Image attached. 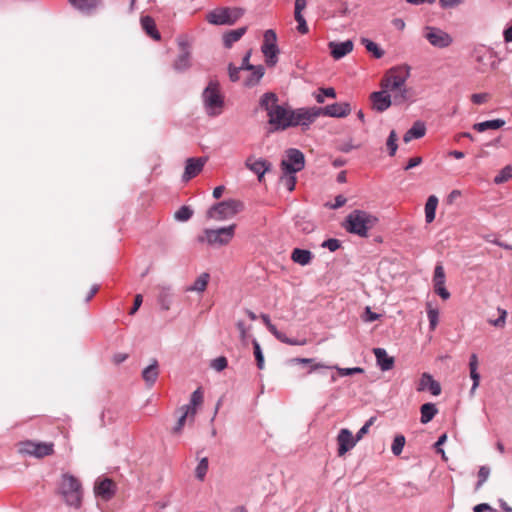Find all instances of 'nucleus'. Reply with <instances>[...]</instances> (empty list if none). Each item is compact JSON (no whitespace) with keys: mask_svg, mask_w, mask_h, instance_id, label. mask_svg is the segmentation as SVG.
Returning a JSON list of instances; mask_svg holds the SVG:
<instances>
[{"mask_svg":"<svg viewBox=\"0 0 512 512\" xmlns=\"http://www.w3.org/2000/svg\"><path fill=\"white\" fill-rule=\"evenodd\" d=\"M410 77V66L404 64L390 68L383 76L380 86L393 94L395 105H401L410 100L406 82Z\"/></svg>","mask_w":512,"mask_h":512,"instance_id":"1","label":"nucleus"},{"mask_svg":"<svg viewBox=\"0 0 512 512\" xmlns=\"http://www.w3.org/2000/svg\"><path fill=\"white\" fill-rule=\"evenodd\" d=\"M259 105L267 112L270 132L284 131L291 127V110L278 104V97L273 92L264 93Z\"/></svg>","mask_w":512,"mask_h":512,"instance_id":"2","label":"nucleus"},{"mask_svg":"<svg viewBox=\"0 0 512 512\" xmlns=\"http://www.w3.org/2000/svg\"><path fill=\"white\" fill-rule=\"evenodd\" d=\"M378 222V218L364 210H353L345 219L344 228L351 234L367 237L368 231Z\"/></svg>","mask_w":512,"mask_h":512,"instance_id":"3","label":"nucleus"},{"mask_svg":"<svg viewBox=\"0 0 512 512\" xmlns=\"http://www.w3.org/2000/svg\"><path fill=\"white\" fill-rule=\"evenodd\" d=\"M202 102L205 112L210 117L219 116L224 107V98L220 92L218 81L211 80L202 92Z\"/></svg>","mask_w":512,"mask_h":512,"instance_id":"4","label":"nucleus"},{"mask_svg":"<svg viewBox=\"0 0 512 512\" xmlns=\"http://www.w3.org/2000/svg\"><path fill=\"white\" fill-rule=\"evenodd\" d=\"M237 225L231 224L216 229L206 228L198 236V242L207 243L211 247L219 248L228 245L235 236Z\"/></svg>","mask_w":512,"mask_h":512,"instance_id":"5","label":"nucleus"},{"mask_svg":"<svg viewBox=\"0 0 512 512\" xmlns=\"http://www.w3.org/2000/svg\"><path fill=\"white\" fill-rule=\"evenodd\" d=\"M244 210V203L236 199H228L212 205L206 213L208 219L226 221Z\"/></svg>","mask_w":512,"mask_h":512,"instance_id":"6","label":"nucleus"},{"mask_svg":"<svg viewBox=\"0 0 512 512\" xmlns=\"http://www.w3.org/2000/svg\"><path fill=\"white\" fill-rule=\"evenodd\" d=\"M60 493L67 505L79 508L82 502V486L80 481L71 474H63Z\"/></svg>","mask_w":512,"mask_h":512,"instance_id":"7","label":"nucleus"},{"mask_svg":"<svg viewBox=\"0 0 512 512\" xmlns=\"http://www.w3.org/2000/svg\"><path fill=\"white\" fill-rule=\"evenodd\" d=\"M244 9L239 7H220L210 11L206 20L212 25H233L243 15Z\"/></svg>","mask_w":512,"mask_h":512,"instance_id":"8","label":"nucleus"},{"mask_svg":"<svg viewBox=\"0 0 512 512\" xmlns=\"http://www.w3.org/2000/svg\"><path fill=\"white\" fill-rule=\"evenodd\" d=\"M472 59L476 63L475 69L484 73L496 67V53L489 47L479 44L473 48Z\"/></svg>","mask_w":512,"mask_h":512,"instance_id":"9","label":"nucleus"},{"mask_svg":"<svg viewBox=\"0 0 512 512\" xmlns=\"http://www.w3.org/2000/svg\"><path fill=\"white\" fill-rule=\"evenodd\" d=\"M422 36L431 46L438 49L448 48L453 43L452 36L436 26H425L422 29Z\"/></svg>","mask_w":512,"mask_h":512,"instance_id":"10","label":"nucleus"},{"mask_svg":"<svg viewBox=\"0 0 512 512\" xmlns=\"http://www.w3.org/2000/svg\"><path fill=\"white\" fill-rule=\"evenodd\" d=\"M319 117L318 107H302L291 110V127L308 128Z\"/></svg>","mask_w":512,"mask_h":512,"instance_id":"11","label":"nucleus"},{"mask_svg":"<svg viewBox=\"0 0 512 512\" xmlns=\"http://www.w3.org/2000/svg\"><path fill=\"white\" fill-rule=\"evenodd\" d=\"M261 51L266 58L268 66H275L278 58L279 49L277 47V35L274 30L268 29L264 32V41L261 46Z\"/></svg>","mask_w":512,"mask_h":512,"instance_id":"12","label":"nucleus"},{"mask_svg":"<svg viewBox=\"0 0 512 512\" xmlns=\"http://www.w3.org/2000/svg\"><path fill=\"white\" fill-rule=\"evenodd\" d=\"M305 166L304 154L295 148L287 150V157L281 162L282 170L285 174H295L301 171Z\"/></svg>","mask_w":512,"mask_h":512,"instance_id":"13","label":"nucleus"},{"mask_svg":"<svg viewBox=\"0 0 512 512\" xmlns=\"http://www.w3.org/2000/svg\"><path fill=\"white\" fill-rule=\"evenodd\" d=\"M54 445L52 443L46 442H34V441H25L20 444L19 451L22 454H27L30 456H34L37 458H42L45 456H49L53 453Z\"/></svg>","mask_w":512,"mask_h":512,"instance_id":"14","label":"nucleus"},{"mask_svg":"<svg viewBox=\"0 0 512 512\" xmlns=\"http://www.w3.org/2000/svg\"><path fill=\"white\" fill-rule=\"evenodd\" d=\"M387 89L375 91L370 94V101L372 109L376 112L382 113L386 111L393 102V94Z\"/></svg>","mask_w":512,"mask_h":512,"instance_id":"15","label":"nucleus"},{"mask_svg":"<svg viewBox=\"0 0 512 512\" xmlns=\"http://www.w3.org/2000/svg\"><path fill=\"white\" fill-rule=\"evenodd\" d=\"M178 45L181 49V53L173 62V69L178 73H182L191 67V51L188 42L184 39H179Z\"/></svg>","mask_w":512,"mask_h":512,"instance_id":"16","label":"nucleus"},{"mask_svg":"<svg viewBox=\"0 0 512 512\" xmlns=\"http://www.w3.org/2000/svg\"><path fill=\"white\" fill-rule=\"evenodd\" d=\"M350 105L348 103H333L325 107H318L319 117L328 116L342 118L350 114Z\"/></svg>","mask_w":512,"mask_h":512,"instance_id":"17","label":"nucleus"},{"mask_svg":"<svg viewBox=\"0 0 512 512\" xmlns=\"http://www.w3.org/2000/svg\"><path fill=\"white\" fill-rule=\"evenodd\" d=\"M337 443L338 455L343 456L356 445L357 439H355L349 429L343 428L338 433Z\"/></svg>","mask_w":512,"mask_h":512,"instance_id":"18","label":"nucleus"},{"mask_svg":"<svg viewBox=\"0 0 512 512\" xmlns=\"http://www.w3.org/2000/svg\"><path fill=\"white\" fill-rule=\"evenodd\" d=\"M94 492L96 496L101 497L103 500H110L116 492L115 483L109 478L98 480L95 483Z\"/></svg>","mask_w":512,"mask_h":512,"instance_id":"19","label":"nucleus"},{"mask_svg":"<svg viewBox=\"0 0 512 512\" xmlns=\"http://www.w3.org/2000/svg\"><path fill=\"white\" fill-rule=\"evenodd\" d=\"M206 159L204 158H189L186 161L185 171L183 173V180L188 181L197 176L203 169Z\"/></svg>","mask_w":512,"mask_h":512,"instance_id":"20","label":"nucleus"},{"mask_svg":"<svg viewBox=\"0 0 512 512\" xmlns=\"http://www.w3.org/2000/svg\"><path fill=\"white\" fill-rule=\"evenodd\" d=\"M428 390L433 396H438L441 393L440 383L432 377L429 373H423L419 380L417 391Z\"/></svg>","mask_w":512,"mask_h":512,"instance_id":"21","label":"nucleus"},{"mask_svg":"<svg viewBox=\"0 0 512 512\" xmlns=\"http://www.w3.org/2000/svg\"><path fill=\"white\" fill-rule=\"evenodd\" d=\"M329 48L334 59L339 60L353 50V42L346 40L343 42H330Z\"/></svg>","mask_w":512,"mask_h":512,"instance_id":"22","label":"nucleus"},{"mask_svg":"<svg viewBox=\"0 0 512 512\" xmlns=\"http://www.w3.org/2000/svg\"><path fill=\"white\" fill-rule=\"evenodd\" d=\"M68 2L78 11L84 14H91L94 10L102 6L101 0H68Z\"/></svg>","mask_w":512,"mask_h":512,"instance_id":"23","label":"nucleus"},{"mask_svg":"<svg viewBox=\"0 0 512 512\" xmlns=\"http://www.w3.org/2000/svg\"><path fill=\"white\" fill-rule=\"evenodd\" d=\"M376 362L382 371H389L394 366V358L389 356L384 348H374Z\"/></svg>","mask_w":512,"mask_h":512,"instance_id":"24","label":"nucleus"},{"mask_svg":"<svg viewBox=\"0 0 512 512\" xmlns=\"http://www.w3.org/2000/svg\"><path fill=\"white\" fill-rule=\"evenodd\" d=\"M158 375V361L156 359H153L151 364L143 369L142 378L145 381L146 385L150 388L156 383Z\"/></svg>","mask_w":512,"mask_h":512,"instance_id":"25","label":"nucleus"},{"mask_svg":"<svg viewBox=\"0 0 512 512\" xmlns=\"http://www.w3.org/2000/svg\"><path fill=\"white\" fill-rule=\"evenodd\" d=\"M245 166L254 174H265L270 169V163L265 159L248 157Z\"/></svg>","mask_w":512,"mask_h":512,"instance_id":"26","label":"nucleus"},{"mask_svg":"<svg viewBox=\"0 0 512 512\" xmlns=\"http://www.w3.org/2000/svg\"><path fill=\"white\" fill-rule=\"evenodd\" d=\"M426 133V126L422 121H416L403 136V141L409 143L413 139L422 138Z\"/></svg>","mask_w":512,"mask_h":512,"instance_id":"27","label":"nucleus"},{"mask_svg":"<svg viewBox=\"0 0 512 512\" xmlns=\"http://www.w3.org/2000/svg\"><path fill=\"white\" fill-rule=\"evenodd\" d=\"M246 31L247 27H240L225 32L222 36L224 47L231 48L235 42L239 41L243 37Z\"/></svg>","mask_w":512,"mask_h":512,"instance_id":"28","label":"nucleus"},{"mask_svg":"<svg viewBox=\"0 0 512 512\" xmlns=\"http://www.w3.org/2000/svg\"><path fill=\"white\" fill-rule=\"evenodd\" d=\"M203 402V392L201 388H197L190 397L189 404L181 406L183 409H186L191 413V421L194 420L196 415L197 407L201 405Z\"/></svg>","mask_w":512,"mask_h":512,"instance_id":"29","label":"nucleus"},{"mask_svg":"<svg viewBox=\"0 0 512 512\" xmlns=\"http://www.w3.org/2000/svg\"><path fill=\"white\" fill-rule=\"evenodd\" d=\"M313 254L310 250L295 248L291 253V260L301 266H306L311 263Z\"/></svg>","mask_w":512,"mask_h":512,"instance_id":"30","label":"nucleus"},{"mask_svg":"<svg viewBox=\"0 0 512 512\" xmlns=\"http://www.w3.org/2000/svg\"><path fill=\"white\" fill-rule=\"evenodd\" d=\"M142 29L154 40H160L161 35L156 28L155 21L152 17L146 15L141 17Z\"/></svg>","mask_w":512,"mask_h":512,"instance_id":"31","label":"nucleus"},{"mask_svg":"<svg viewBox=\"0 0 512 512\" xmlns=\"http://www.w3.org/2000/svg\"><path fill=\"white\" fill-rule=\"evenodd\" d=\"M420 421L422 424L429 423L438 413V409L434 403H425L420 408Z\"/></svg>","mask_w":512,"mask_h":512,"instance_id":"32","label":"nucleus"},{"mask_svg":"<svg viewBox=\"0 0 512 512\" xmlns=\"http://www.w3.org/2000/svg\"><path fill=\"white\" fill-rule=\"evenodd\" d=\"M249 71H251V75L244 81V86L253 87L262 79L265 69L262 65H255L254 68Z\"/></svg>","mask_w":512,"mask_h":512,"instance_id":"33","label":"nucleus"},{"mask_svg":"<svg viewBox=\"0 0 512 512\" xmlns=\"http://www.w3.org/2000/svg\"><path fill=\"white\" fill-rule=\"evenodd\" d=\"M437 205L438 198L435 195L429 196L425 204V220L427 223L434 221Z\"/></svg>","mask_w":512,"mask_h":512,"instance_id":"34","label":"nucleus"},{"mask_svg":"<svg viewBox=\"0 0 512 512\" xmlns=\"http://www.w3.org/2000/svg\"><path fill=\"white\" fill-rule=\"evenodd\" d=\"M505 121L502 119H493L487 120L480 123L474 124L473 128L478 132H484L486 130L492 129L496 130L504 126Z\"/></svg>","mask_w":512,"mask_h":512,"instance_id":"35","label":"nucleus"},{"mask_svg":"<svg viewBox=\"0 0 512 512\" xmlns=\"http://www.w3.org/2000/svg\"><path fill=\"white\" fill-rule=\"evenodd\" d=\"M291 363H298V364H309L310 369L308 373H312L313 371L320 370V369H333L332 366L325 365L323 363H314L313 358H293L290 360Z\"/></svg>","mask_w":512,"mask_h":512,"instance_id":"36","label":"nucleus"},{"mask_svg":"<svg viewBox=\"0 0 512 512\" xmlns=\"http://www.w3.org/2000/svg\"><path fill=\"white\" fill-rule=\"evenodd\" d=\"M210 275L208 273H202L191 285L187 288V291L204 292L206 290Z\"/></svg>","mask_w":512,"mask_h":512,"instance_id":"37","label":"nucleus"},{"mask_svg":"<svg viewBox=\"0 0 512 512\" xmlns=\"http://www.w3.org/2000/svg\"><path fill=\"white\" fill-rule=\"evenodd\" d=\"M362 45L366 48V50L373 54V56L377 59H380L384 55V51L372 40L367 38L361 39Z\"/></svg>","mask_w":512,"mask_h":512,"instance_id":"38","label":"nucleus"},{"mask_svg":"<svg viewBox=\"0 0 512 512\" xmlns=\"http://www.w3.org/2000/svg\"><path fill=\"white\" fill-rule=\"evenodd\" d=\"M178 411L180 412V416L177 420L176 425L173 427V433H175V434L181 433L186 420L188 418L191 419V413L189 411H187L186 409H183L182 407H180Z\"/></svg>","mask_w":512,"mask_h":512,"instance_id":"39","label":"nucleus"},{"mask_svg":"<svg viewBox=\"0 0 512 512\" xmlns=\"http://www.w3.org/2000/svg\"><path fill=\"white\" fill-rule=\"evenodd\" d=\"M427 317L430 330H434L439 322V311L437 308H433L430 303L427 304Z\"/></svg>","mask_w":512,"mask_h":512,"instance_id":"40","label":"nucleus"},{"mask_svg":"<svg viewBox=\"0 0 512 512\" xmlns=\"http://www.w3.org/2000/svg\"><path fill=\"white\" fill-rule=\"evenodd\" d=\"M397 140L398 137L396 131L391 130L386 141V146L390 156H394L396 154V151L398 149Z\"/></svg>","mask_w":512,"mask_h":512,"instance_id":"41","label":"nucleus"},{"mask_svg":"<svg viewBox=\"0 0 512 512\" xmlns=\"http://www.w3.org/2000/svg\"><path fill=\"white\" fill-rule=\"evenodd\" d=\"M193 215V210L189 206L180 207L174 214V218L177 221L185 222L188 221Z\"/></svg>","mask_w":512,"mask_h":512,"instance_id":"42","label":"nucleus"},{"mask_svg":"<svg viewBox=\"0 0 512 512\" xmlns=\"http://www.w3.org/2000/svg\"><path fill=\"white\" fill-rule=\"evenodd\" d=\"M208 471V459L202 458L195 469V476L198 480L203 481Z\"/></svg>","mask_w":512,"mask_h":512,"instance_id":"43","label":"nucleus"},{"mask_svg":"<svg viewBox=\"0 0 512 512\" xmlns=\"http://www.w3.org/2000/svg\"><path fill=\"white\" fill-rule=\"evenodd\" d=\"M512 178V165H506L494 178L495 184H502Z\"/></svg>","mask_w":512,"mask_h":512,"instance_id":"44","label":"nucleus"},{"mask_svg":"<svg viewBox=\"0 0 512 512\" xmlns=\"http://www.w3.org/2000/svg\"><path fill=\"white\" fill-rule=\"evenodd\" d=\"M405 441H406L405 437L401 434L396 435L394 437V440H393V443L391 446V451L395 456H399L402 453L404 445H405Z\"/></svg>","mask_w":512,"mask_h":512,"instance_id":"45","label":"nucleus"},{"mask_svg":"<svg viewBox=\"0 0 512 512\" xmlns=\"http://www.w3.org/2000/svg\"><path fill=\"white\" fill-rule=\"evenodd\" d=\"M254 348V356L256 359L257 367L261 370L264 368V356L259 342L256 339L252 340Z\"/></svg>","mask_w":512,"mask_h":512,"instance_id":"46","label":"nucleus"},{"mask_svg":"<svg viewBox=\"0 0 512 512\" xmlns=\"http://www.w3.org/2000/svg\"><path fill=\"white\" fill-rule=\"evenodd\" d=\"M325 97L335 98L336 92L332 87L320 88L318 93L315 96V99L318 103H323L325 101Z\"/></svg>","mask_w":512,"mask_h":512,"instance_id":"47","label":"nucleus"},{"mask_svg":"<svg viewBox=\"0 0 512 512\" xmlns=\"http://www.w3.org/2000/svg\"><path fill=\"white\" fill-rule=\"evenodd\" d=\"M490 475V468L488 466H481L478 471V481L475 485V491H478L482 485L487 481Z\"/></svg>","mask_w":512,"mask_h":512,"instance_id":"48","label":"nucleus"},{"mask_svg":"<svg viewBox=\"0 0 512 512\" xmlns=\"http://www.w3.org/2000/svg\"><path fill=\"white\" fill-rule=\"evenodd\" d=\"M446 277L444 268L441 264H437L434 269V275H433V284H445Z\"/></svg>","mask_w":512,"mask_h":512,"instance_id":"49","label":"nucleus"},{"mask_svg":"<svg viewBox=\"0 0 512 512\" xmlns=\"http://www.w3.org/2000/svg\"><path fill=\"white\" fill-rule=\"evenodd\" d=\"M335 368L340 376H350L354 374H361L364 372V369L361 367H352V368H340L338 366H332Z\"/></svg>","mask_w":512,"mask_h":512,"instance_id":"50","label":"nucleus"},{"mask_svg":"<svg viewBox=\"0 0 512 512\" xmlns=\"http://www.w3.org/2000/svg\"><path fill=\"white\" fill-rule=\"evenodd\" d=\"M281 182L287 188L288 191H293L296 184V177L294 174H285L281 177Z\"/></svg>","mask_w":512,"mask_h":512,"instance_id":"51","label":"nucleus"},{"mask_svg":"<svg viewBox=\"0 0 512 512\" xmlns=\"http://www.w3.org/2000/svg\"><path fill=\"white\" fill-rule=\"evenodd\" d=\"M227 365L228 361L224 356L217 357L211 361V367L218 372L224 370Z\"/></svg>","mask_w":512,"mask_h":512,"instance_id":"52","label":"nucleus"},{"mask_svg":"<svg viewBox=\"0 0 512 512\" xmlns=\"http://www.w3.org/2000/svg\"><path fill=\"white\" fill-rule=\"evenodd\" d=\"M295 20L297 22V30L301 34L308 33V25L306 23V20L302 14H294Z\"/></svg>","mask_w":512,"mask_h":512,"instance_id":"53","label":"nucleus"},{"mask_svg":"<svg viewBox=\"0 0 512 512\" xmlns=\"http://www.w3.org/2000/svg\"><path fill=\"white\" fill-rule=\"evenodd\" d=\"M321 246L323 248H327L329 251L331 252H334L336 251L337 249L340 248L341 246V242L338 240V239H335V238H329L327 240H325Z\"/></svg>","mask_w":512,"mask_h":512,"instance_id":"54","label":"nucleus"},{"mask_svg":"<svg viewBox=\"0 0 512 512\" xmlns=\"http://www.w3.org/2000/svg\"><path fill=\"white\" fill-rule=\"evenodd\" d=\"M464 2V0H439V6L444 9H453L458 7Z\"/></svg>","mask_w":512,"mask_h":512,"instance_id":"55","label":"nucleus"},{"mask_svg":"<svg viewBox=\"0 0 512 512\" xmlns=\"http://www.w3.org/2000/svg\"><path fill=\"white\" fill-rule=\"evenodd\" d=\"M478 357L475 353L471 354L469 359V370H470V377L476 376L478 374Z\"/></svg>","mask_w":512,"mask_h":512,"instance_id":"56","label":"nucleus"},{"mask_svg":"<svg viewBox=\"0 0 512 512\" xmlns=\"http://www.w3.org/2000/svg\"><path fill=\"white\" fill-rule=\"evenodd\" d=\"M374 417H371L356 433L355 439H357V442L360 441L365 434L368 433L370 426L374 422Z\"/></svg>","mask_w":512,"mask_h":512,"instance_id":"57","label":"nucleus"},{"mask_svg":"<svg viewBox=\"0 0 512 512\" xmlns=\"http://www.w3.org/2000/svg\"><path fill=\"white\" fill-rule=\"evenodd\" d=\"M379 317H380V314L373 312L369 306H367L365 308V311L363 314V320L365 322H368V323L374 322V321L378 320Z\"/></svg>","mask_w":512,"mask_h":512,"instance_id":"58","label":"nucleus"},{"mask_svg":"<svg viewBox=\"0 0 512 512\" xmlns=\"http://www.w3.org/2000/svg\"><path fill=\"white\" fill-rule=\"evenodd\" d=\"M236 327L240 333V339L242 342H246L247 341V338H248V331H249V327H247L245 325V323L241 320H239L237 323H236Z\"/></svg>","mask_w":512,"mask_h":512,"instance_id":"59","label":"nucleus"},{"mask_svg":"<svg viewBox=\"0 0 512 512\" xmlns=\"http://www.w3.org/2000/svg\"><path fill=\"white\" fill-rule=\"evenodd\" d=\"M434 291L443 300H447L450 298V292L446 289L445 284L434 285Z\"/></svg>","mask_w":512,"mask_h":512,"instance_id":"60","label":"nucleus"},{"mask_svg":"<svg viewBox=\"0 0 512 512\" xmlns=\"http://www.w3.org/2000/svg\"><path fill=\"white\" fill-rule=\"evenodd\" d=\"M241 70L242 69L240 67H236L232 63L228 65L229 78L232 82H237L239 80V73Z\"/></svg>","mask_w":512,"mask_h":512,"instance_id":"61","label":"nucleus"},{"mask_svg":"<svg viewBox=\"0 0 512 512\" xmlns=\"http://www.w3.org/2000/svg\"><path fill=\"white\" fill-rule=\"evenodd\" d=\"M489 95L487 93H475L471 96V101L474 104L480 105L487 101Z\"/></svg>","mask_w":512,"mask_h":512,"instance_id":"62","label":"nucleus"},{"mask_svg":"<svg viewBox=\"0 0 512 512\" xmlns=\"http://www.w3.org/2000/svg\"><path fill=\"white\" fill-rule=\"evenodd\" d=\"M251 50H249L243 57L242 63L239 66L242 70H250L254 68L255 65L250 64Z\"/></svg>","mask_w":512,"mask_h":512,"instance_id":"63","label":"nucleus"},{"mask_svg":"<svg viewBox=\"0 0 512 512\" xmlns=\"http://www.w3.org/2000/svg\"><path fill=\"white\" fill-rule=\"evenodd\" d=\"M499 312H500V315L497 319L490 320V323L495 327H502L505 323V318H506L507 312L505 310H500V309H499Z\"/></svg>","mask_w":512,"mask_h":512,"instance_id":"64","label":"nucleus"}]
</instances>
